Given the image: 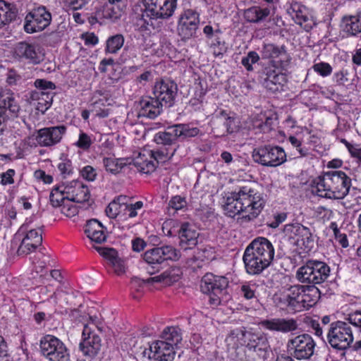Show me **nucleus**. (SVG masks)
<instances>
[{
  "instance_id": "nucleus-1",
  "label": "nucleus",
  "mask_w": 361,
  "mask_h": 361,
  "mask_svg": "<svg viewBox=\"0 0 361 361\" xmlns=\"http://www.w3.org/2000/svg\"><path fill=\"white\" fill-rule=\"evenodd\" d=\"M265 206V200L255 190L244 186L226 197L224 209L230 217L239 216L247 221L256 219Z\"/></svg>"
},
{
  "instance_id": "nucleus-2",
  "label": "nucleus",
  "mask_w": 361,
  "mask_h": 361,
  "mask_svg": "<svg viewBox=\"0 0 361 361\" xmlns=\"http://www.w3.org/2000/svg\"><path fill=\"white\" fill-rule=\"evenodd\" d=\"M274 253V246L268 239L255 238L244 252L243 259L246 271L252 275L261 273L271 264Z\"/></svg>"
},
{
  "instance_id": "nucleus-3",
  "label": "nucleus",
  "mask_w": 361,
  "mask_h": 361,
  "mask_svg": "<svg viewBox=\"0 0 361 361\" xmlns=\"http://www.w3.org/2000/svg\"><path fill=\"white\" fill-rule=\"evenodd\" d=\"M350 178L341 171L325 173L314 179L312 192L318 196L329 199H343L349 192Z\"/></svg>"
},
{
  "instance_id": "nucleus-4",
  "label": "nucleus",
  "mask_w": 361,
  "mask_h": 361,
  "mask_svg": "<svg viewBox=\"0 0 361 361\" xmlns=\"http://www.w3.org/2000/svg\"><path fill=\"white\" fill-rule=\"evenodd\" d=\"M87 314L90 323L84 325L79 348L85 356L93 358L101 350L102 340L90 324L94 325L98 330L102 331L103 329L102 318L93 307L88 308Z\"/></svg>"
},
{
  "instance_id": "nucleus-5",
  "label": "nucleus",
  "mask_w": 361,
  "mask_h": 361,
  "mask_svg": "<svg viewBox=\"0 0 361 361\" xmlns=\"http://www.w3.org/2000/svg\"><path fill=\"white\" fill-rule=\"evenodd\" d=\"M177 7V0H145L134 6L133 11L141 17L140 21L152 26L153 19H166L172 16Z\"/></svg>"
},
{
  "instance_id": "nucleus-6",
  "label": "nucleus",
  "mask_w": 361,
  "mask_h": 361,
  "mask_svg": "<svg viewBox=\"0 0 361 361\" xmlns=\"http://www.w3.org/2000/svg\"><path fill=\"white\" fill-rule=\"evenodd\" d=\"M16 236L21 238L17 251L18 255H27L34 252L42 243V228H34L30 219H26L18 229Z\"/></svg>"
},
{
  "instance_id": "nucleus-7",
  "label": "nucleus",
  "mask_w": 361,
  "mask_h": 361,
  "mask_svg": "<svg viewBox=\"0 0 361 361\" xmlns=\"http://www.w3.org/2000/svg\"><path fill=\"white\" fill-rule=\"evenodd\" d=\"M283 232L300 253H308L314 248V239L309 228L298 223L286 224Z\"/></svg>"
},
{
  "instance_id": "nucleus-8",
  "label": "nucleus",
  "mask_w": 361,
  "mask_h": 361,
  "mask_svg": "<svg viewBox=\"0 0 361 361\" xmlns=\"http://www.w3.org/2000/svg\"><path fill=\"white\" fill-rule=\"evenodd\" d=\"M283 232L300 253H308L314 248V239L309 228L298 223L286 224Z\"/></svg>"
},
{
  "instance_id": "nucleus-9",
  "label": "nucleus",
  "mask_w": 361,
  "mask_h": 361,
  "mask_svg": "<svg viewBox=\"0 0 361 361\" xmlns=\"http://www.w3.org/2000/svg\"><path fill=\"white\" fill-rule=\"evenodd\" d=\"M228 285V281L226 277L207 274L202 280L201 290L204 293L209 295V303L217 306L224 301V296H226Z\"/></svg>"
},
{
  "instance_id": "nucleus-10",
  "label": "nucleus",
  "mask_w": 361,
  "mask_h": 361,
  "mask_svg": "<svg viewBox=\"0 0 361 361\" xmlns=\"http://www.w3.org/2000/svg\"><path fill=\"white\" fill-rule=\"evenodd\" d=\"M330 268L324 262L317 260L308 261L297 271V279L302 283L319 284L329 276Z\"/></svg>"
},
{
  "instance_id": "nucleus-11",
  "label": "nucleus",
  "mask_w": 361,
  "mask_h": 361,
  "mask_svg": "<svg viewBox=\"0 0 361 361\" xmlns=\"http://www.w3.org/2000/svg\"><path fill=\"white\" fill-rule=\"evenodd\" d=\"M302 288V285L283 286L274 294V301L281 309L301 312Z\"/></svg>"
},
{
  "instance_id": "nucleus-12",
  "label": "nucleus",
  "mask_w": 361,
  "mask_h": 361,
  "mask_svg": "<svg viewBox=\"0 0 361 361\" xmlns=\"http://www.w3.org/2000/svg\"><path fill=\"white\" fill-rule=\"evenodd\" d=\"M350 324L342 321L331 323L327 338L332 348L345 350L352 344L354 337Z\"/></svg>"
},
{
  "instance_id": "nucleus-13",
  "label": "nucleus",
  "mask_w": 361,
  "mask_h": 361,
  "mask_svg": "<svg viewBox=\"0 0 361 361\" xmlns=\"http://www.w3.org/2000/svg\"><path fill=\"white\" fill-rule=\"evenodd\" d=\"M176 148H173L171 152H166V154L163 152H153L149 149H142L138 154L133 157H129L132 160L131 164H133L137 170L142 173H152L157 166L159 161H164V157L171 159L174 154Z\"/></svg>"
},
{
  "instance_id": "nucleus-14",
  "label": "nucleus",
  "mask_w": 361,
  "mask_h": 361,
  "mask_svg": "<svg viewBox=\"0 0 361 361\" xmlns=\"http://www.w3.org/2000/svg\"><path fill=\"white\" fill-rule=\"evenodd\" d=\"M40 351L49 361H68L69 353L66 345L52 335L43 336L39 343Z\"/></svg>"
},
{
  "instance_id": "nucleus-15",
  "label": "nucleus",
  "mask_w": 361,
  "mask_h": 361,
  "mask_svg": "<svg viewBox=\"0 0 361 361\" xmlns=\"http://www.w3.org/2000/svg\"><path fill=\"white\" fill-rule=\"evenodd\" d=\"M51 19V14L45 6H37L26 15L24 30L27 33L41 32L50 25Z\"/></svg>"
},
{
  "instance_id": "nucleus-16",
  "label": "nucleus",
  "mask_w": 361,
  "mask_h": 361,
  "mask_svg": "<svg viewBox=\"0 0 361 361\" xmlns=\"http://www.w3.org/2000/svg\"><path fill=\"white\" fill-rule=\"evenodd\" d=\"M252 157L262 165L277 166L286 161V154L280 147L267 145L255 149Z\"/></svg>"
},
{
  "instance_id": "nucleus-17",
  "label": "nucleus",
  "mask_w": 361,
  "mask_h": 361,
  "mask_svg": "<svg viewBox=\"0 0 361 361\" xmlns=\"http://www.w3.org/2000/svg\"><path fill=\"white\" fill-rule=\"evenodd\" d=\"M288 350L297 360L309 359L314 353L315 343L311 336L301 334L290 339Z\"/></svg>"
},
{
  "instance_id": "nucleus-18",
  "label": "nucleus",
  "mask_w": 361,
  "mask_h": 361,
  "mask_svg": "<svg viewBox=\"0 0 361 361\" xmlns=\"http://www.w3.org/2000/svg\"><path fill=\"white\" fill-rule=\"evenodd\" d=\"M199 24V13L192 9H185L178 18L176 30L183 39H189L195 35Z\"/></svg>"
},
{
  "instance_id": "nucleus-19",
  "label": "nucleus",
  "mask_w": 361,
  "mask_h": 361,
  "mask_svg": "<svg viewBox=\"0 0 361 361\" xmlns=\"http://www.w3.org/2000/svg\"><path fill=\"white\" fill-rule=\"evenodd\" d=\"M286 126L290 128L292 132L289 133L288 141L293 149H295L298 156L306 157L309 154V149L305 146V137L310 134L309 130L305 127L296 126L295 121L288 118L285 121Z\"/></svg>"
},
{
  "instance_id": "nucleus-20",
  "label": "nucleus",
  "mask_w": 361,
  "mask_h": 361,
  "mask_svg": "<svg viewBox=\"0 0 361 361\" xmlns=\"http://www.w3.org/2000/svg\"><path fill=\"white\" fill-rule=\"evenodd\" d=\"M66 132V128L62 125L41 128L33 136L38 145L48 147L59 143Z\"/></svg>"
},
{
  "instance_id": "nucleus-21",
  "label": "nucleus",
  "mask_w": 361,
  "mask_h": 361,
  "mask_svg": "<svg viewBox=\"0 0 361 361\" xmlns=\"http://www.w3.org/2000/svg\"><path fill=\"white\" fill-rule=\"evenodd\" d=\"M142 353L152 361H173L176 354L174 348L164 341L153 342Z\"/></svg>"
},
{
  "instance_id": "nucleus-22",
  "label": "nucleus",
  "mask_w": 361,
  "mask_h": 361,
  "mask_svg": "<svg viewBox=\"0 0 361 361\" xmlns=\"http://www.w3.org/2000/svg\"><path fill=\"white\" fill-rule=\"evenodd\" d=\"M126 4L123 0H108V1L95 12V19L100 23L105 20L115 21L124 13Z\"/></svg>"
},
{
  "instance_id": "nucleus-23",
  "label": "nucleus",
  "mask_w": 361,
  "mask_h": 361,
  "mask_svg": "<svg viewBox=\"0 0 361 361\" xmlns=\"http://www.w3.org/2000/svg\"><path fill=\"white\" fill-rule=\"evenodd\" d=\"M290 13L295 23L306 31L310 30L316 24L313 11L300 3L292 4Z\"/></svg>"
},
{
  "instance_id": "nucleus-24",
  "label": "nucleus",
  "mask_w": 361,
  "mask_h": 361,
  "mask_svg": "<svg viewBox=\"0 0 361 361\" xmlns=\"http://www.w3.org/2000/svg\"><path fill=\"white\" fill-rule=\"evenodd\" d=\"M176 85L170 80H160L154 87L153 94L154 98L171 106L176 94Z\"/></svg>"
},
{
  "instance_id": "nucleus-25",
  "label": "nucleus",
  "mask_w": 361,
  "mask_h": 361,
  "mask_svg": "<svg viewBox=\"0 0 361 361\" xmlns=\"http://www.w3.org/2000/svg\"><path fill=\"white\" fill-rule=\"evenodd\" d=\"M15 54L20 59L27 60L30 63L37 64L44 59V53L40 46L21 42L16 44Z\"/></svg>"
},
{
  "instance_id": "nucleus-26",
  "label": "nucleus",
  "mask_w": 361,
  "mask_h": 361,
  "mask_svg": "<svg viewBox=\"0 0 361 361\" xmlns=\"http://www.w3.org/2000/svg\"><path fill=\"white\" fill-rule=\"evenodd\" d=\"M63 192L66 193L67 200L76 202H84L89 200L88 188L80 180H72L63 183Z\"/></svg>"
},
{
  "instance_id": "nucleus-27",
  "label": "nucleus",
  "mask_w": 361,
  "mask_h": 361,
  "mask_svg": "<svg viewBox=\"0 0 361 361\" xmlns=\"http://www.w3.org/2000/svg\"><path fill=\"white\" fill-rule=\"evenodd\" d=\"M286 83V75L275 66L269 67L267 78L264 80V87L272 92L281 91Z\"/></svg>"
},
{
  "instance_id": "nucleus-28",
  "label": "nucleus",
  "mask_w": 361,
  "mask_h": 361,
  "mask_svg": "<svg viewBox=\"0 0 361 361\" xmlns=\"http://www.w3.org/2000/svg\"><path fill=\"white\" fill-rule=\"evenodd\" d=\"M263 328L269 331L287 333L296 329L297 323L293 319L272 318L261 322Z\"/></svg>"
},
{
  "instance_id": "nucleus-29",
  "label": "nucleus",
  "mask_w": 361,
  "mask_h": 361,
  "mask_svg": "<svg viewBox=\"0 0 361 361\" xmlns=\"http://www.w3.org/2000/svg\"><path fill=\"white\" fill-rule=\"evenodd\" d=\"M199 233L194 226L184 223L179 231L180 244L185 249H190L197 243Z\"/></svg>"
},
{
  "instance_id": "nucleus-30",
  "label": "nucleus",
  "mask_w": 361,
  "mask_h": 361,
  "mask_svg": "<svg viewBox=\"0 0 361 361\" xmlns=\"http://www.w3.org/2000/svg\"><path fill=\"white\" fill-rule=\"evenodd\" d=\"M163 104L152 97H145L140 102L139 115L154 118L161 112Z\"/></svg>"
},
{
  "instance_id": "nucleus-31",
  "label": "nucleus",
  "mask_w": 361,
  "mask_h": 361,
  "mask_svg": "<svg viewBox=\"0 0 361 361\" xmlns=\"http://www.w3.org/2000/svg\"><path fill=\"white\" fill-rule=\"evenodd\" d=\"M85 233L92 241L98 243L104 242L106 238L103 226L96 219H91L86 223Z\"/></svg>"
},
{
  "instance_id": "nucleus-32",
  "label": "nucleus",
  "mask_w": 361,
  "mask_h": 361,
  "mask_svg": "<svg viewBox=\"0 0 361 361\" xmlns=\"http://www.w3.org/2000/svg\"><path fill=\"white\" fill-rule=\"evenodd\" d=\"M343 32L348 36H355L361 32V13L343 18L341 21Z\"/></svg>"
},
{
  "instance_id": "nucleus-33",
  "label": "nucleus",
  "mask_w": 361,
  "mask_h": 361,
  "mask_svg": "<svg viewBox=\"0 0 361 361\" xmlns=\"http://www.w3.org/2000/svg\"><path fill=\"white\" fill-rule=\"evenodd\" d=\"M128 198L126 196H118L111 202L106 208V214L111 219L118 217L124 220L125 208H126V200Z\"/></svg>"
},
{
  "instance_id": "nucleus-34",
  "label": "nucleus",
  "mask_w": 361,
  "mask_h": 361,
  "mask_svg": "<svg viewBox=\"0 0 361 361\" xmlns=\"http://www.w3.org/2000/svg\"><path fill=\"white\" fill-rule=\"evenodd\" d=\"M181 275V271L178 267H171L162 274L150 278L148 281L160 283L164 286H171L178 281Z\"/></svg>"
},
{
  "instance_id": "nucleus-35",
  "label": "nucleus",
  "mask_w": 361,
  "mask_h": 361,
  "mask_svg": "<svg viewBox=\"0 0 361 361\" xmlns=\"http://www.w3.org/2000/svg\"><path fill=\"white\" fill-rule=\"evenodd\" d=\"M301 311L307 310L316 304L319 297V289L314 286L302 285Z\"/></svg>"
},
{
  "instance_id": "nucleus-36",
  "label": "nucleus",
  "mask_w": 361,
  "mask_h": 361,
  "mask_svg": "<svg viewBox=\"0 0 361 361\" xmlns=\"http://www.w3.org/2000/svg\"><path fill=\"white\" fill-rule=\"evenodd\" d=\"M132 160L127 158H115V157H104L103 159V164L106 170L112 173L117 174L121 171L123 167L127 165H130Z\"/></svg>"
},
{
  "instance_id": "nucleus-37",
  "label": "nucleus",
  "mask_w": 361,
  "mask_h": 361,
  "mask_svg": "<svg viewBox=\"0 0 361 361\" xmlns=\"http://www.w3.org/2000/svg\"><path fill=\"white\" fill-rule=\"evenodd\" d=\"M270 14L268 8L252 6L245 11L244 16L246 20L250 23H258L265 19Z\"/></svg>"
},
{
  "instance_id": "nucleus-38",
  "label": "nucleus",
  "mask_w": 361,
  "mask_h": 361,
  "mask_svg": "<svg viewBox=\"0 0 361 361\" xmlns=\"http://www.w3.org/2000/svg\"><path fill=\"white\" fill-rule=\"evenodd\" d=\"M175 131L173 133L178 135V139L183 140L187 138L193 137L199 135L200 130L198 128L191 124H176L173 125Z\"/></svg>"
},
{
  "instance_id": "nucleus-39",
  "label": "nucleus",
  "mask_w": 361,
  "mask_h": 361,
  "mask_svg": "<svg viewBox=\"0 0 361 361\" xmlns=\"http://www.w3.org/2000/svg\"><path fill=\"white\" fill-rule=\"evenodd\" d=\"M250 121L252 128L259 129L260 132L269 130L272 123V119L262 112L252 115Z\"/></svg>"
},
{
  "instance_id": "nucleus-40",
  "label": "nucleus",
  "mask_w": 361,
  "mask_h": 361,
  "mask_svg": "<svg viewBox=\"0 0 361 361\" xmlns=\"http://www.w3.org/2000/svg\"><path fill=\"white\" fill-rule=\"evenodd\" d=\"M173 130L175 131L173 126H169L165 131L159 132L155 134L154 140L157 144L171 145L175 143L177 139H178V135L173 133Z\"/></svg>"
},
{
  "instance_id": "nucleus-41",
  "label": "nucleus",
  "mask_w": 361,
  "mask_h": 361,
  "mask_svg": "<svg viewBox=\"0 0 361 361\" xmlns=\"http://www.w3.org/2000/svg\"><path fill=\"white\" fill-rule=\"evenodd\" d=\"M225 342L228 348L233 349L243 345L246 342L244 329L240 328L231 331L226 338Z\"/></svg>"
},
{
  "instance_id": "nucleus-42",
  "label": "nucleus",
  "mask_w": 361,
  "mask_h": 361,
  "mask_svg": "<svg viewBox=\"0 0 361 361\" xmlns=\"http://www.w3.org/2000/svg\"><path fill=\"white\" fill-rule=\"evenodd\" d=\"M126 208H125L124 220L133 219L144 212V203L142 201L135 202H129V199L126 200Z\"/></svg>"
},
{
  "instance_id": "nucleus-43",
  "label": "nucleus",
  "mask_w": 361,
  "mask_h": 361,
  "mask_svg": "<svg viewBox=\"0 0 361 361\" xmlns=\"http://www.w3.org/2000/svg\"><path fill=\"white\" fill-rule=\"evenodd\" d=\"M162 338L173 348L177 345L182 340L180 329L175 326H169L164 329L161 335Z\"/></svg>"
},
{
  "instance_id": "nucleus-44",
  "label": "nucleus",
  "mask_w": 361,
  "mask_h": 361,
  "mask_svg": "<svg viewBox=\"0 0 361 361\" xmlns=\"http://www.w3.org/2000/svg\"><path fill=\"white\" fill-rule=\"evenodd\" d=\"M123 44V36L120 34L115 35L106 40L105 51L109 54H116L121 49Z\"/></svg>"
},
{
  "instance_id": "nucleus-45",
  "label": "nucleus",
  "mask_w": 361,
  "mask_h": 361,
  "mask_svg": "<svg viewBox=\"0 0 361 361\" xmlns=\"http://www.w3.org/2000/svg\"><path fill=\"white\" fill-rule=\"evenodd\" d=\"M63 183L54 187L50 193V202L54 207H61L67 200L66 193L63 192Z\"/></svg>"
},
{
  "instance_id": "nucleus-46",
  "label": "nucleus",
  "mask_w": 361,
  "mask_h": 361,
  "mask_svg": "<svg viewBox=\"0 0 361 361\" xmlns=\"http://www.w3.org/2000/svg\"><path fill=\"white\" fill-rule=\"evenodd\" d=\"M57 168L63 177H66L73 173V166L72 161L69 159L67 154H61Z\"/></svg>"
},
{
  "instance_id": "nucleus-47",
  "label": "nucleus",
  "mask_w": 361,
  "mask_h": 361,
  "mask_svg": "<svg viewBox=\"0 0 361 361\" xmlns=\"http://www.w3.org/2000/svg\"><path fill=\"white\" fill-rule=\"evenodd\" d=\"M162 254L163 252H161V247H154L145 252L144 255V259L148 264H161L164 262Z\"/></svg>"
},
{
  "instance_id": "nucleus-48",
  "label": "nucleus",
  "mask_w": 361,
  "mask_h": 361,
  "mask_svg": "<svg viewBox=\"0 0 361 361\" xmlns=\"http://www.w3.org/2000/svg\"><path fill=\"white\" fill-rule=\"evenodd\" d=\"M58 275H59V274L56 270H52L51 273L47 276L41 275V277H42V283L46 285L44 287H42L40 288V292L42 293L47 295L48 293L53 292L54 289L51 288L55 286L56 281L53 280L52 279H56Z\"/></svg>"
},
{
  "instance_id": "nucleus-49",
  "label": "nucleus",
  "mask_w": 361,
  "mask_h": 361,
  "mask_svg": "<svg viewBox=\"0 0 361 361\" xmlns=\"http://www.w3.org/2000/svg\"><path fill=\"white\" fill-rule=\"evenodd\" d=\"M214 56H222L226 51L225 42L221 40L219 35L207 41Z\"/></svg>"
},
{
  "instance_id": "nucleus-50",
  "label": "nucleus",
  "mask_w": 361,
  "mask_h": 361,
  "mask_svg": "<svg viewBox=\"0 0 361 361\" xmlns=\"http://www.w3.org/2000/svg\"><path fill=\"white\" fill-rule=\"evenodd\" d=\"M180 228L179 222L172 219H166L162 224L163 233L167 236H173L179 233Z\"/></svg>"
},
{
  "instance_id": "nucleus-51",
  "label": "nucleus",
  "mask_w": 361,
  "mask_h": 361,
  "mask_svg": "<svg viewBox=\"0 0 361 361\" xmlns=\"http://www.w3.org/2000/svg\"><path fill=\"white\" fill-rule=\"evenodd\" d=\"M39 94L40 97L38 99L37 109L44 113L51 105L53 94L49 92H42Z\"/></svg>"
},
{
  "instance_id": "nucleus-52",
  "label": "nucleus",
  "mask_w": 361,
  "mask_h": 361,
  "mask_svg": "<svg viewBox=\"0 0 361 361\" xmlns=\"http://www.w3.org/2000/svg\"><path fill=\"white\" fill-rule=\"evenodd\" d=\"M0 107L9 111L13 116L16 115L19 111V106L10 95L1 96L0 97Z\"/></svg>"
},
{
  "instance_id": "nucleus-53",
  "label": "nucleus",
  "mask_w": 361,
  "mask_h": 361,
  "mask_svg": "<svg viewBox=\"0 0 361 361\" xmlns=\"http://www.w3.org/2000/svg\"><path fill=\"white\" fill-rule=\"evenodd\" d=\"M285 54L282 47H279L273 44H267L264 46L263 54L266 58L276 59Z\"/></svg>"
},
{
  "instance_id": "nucleus-54",
  "label": "nucleus",
  "mask_w": 361,
  "mask_h": 361,
  "mask_svg": "<svg viewBox=\"0 0 361 361\" xmlns=\"http://www.w3.org/2000/svg\"><path fill=\"white\" fill-rule=\"evenodd\" d=\"M164 262L166 260L176 261L180 257V252L174 247L171 245H166L161 247Z\"/></svg>"
},
{
  "instance_id": "nucleus-55",
  "label": "nucleus",
  "mask_w": 361,
  "mask_h": 361,
  "mask_svg": "<svg viewBox=\"0 0 361 361\" xmlns=\"http://www.w3.org/2000/svg\"><path fill=\"white\" fill-rule=\"evenodd\" d=\"M93 141L91 137L83 131H80L78 135V140L75 142V145L84 150H88L91 145H92Z\"/></svg>"
},
{
  "instance_id": "nucleus-56",
  "label": "nucleus",
  "mask_w": 361,
  "mask_h": 361,
  "mask_svg": "<svg viewBox=\"0 0 361 361\" xmlns=\"http://www.w3.org/2000/svg\"><path fill=\"white\" fill-rule=\"evenodd\" d=\"M257 286L253 282H245L240 288L241 294L247 299H252L255 297V292L257 290Z\"/></svg>"
},
{
  "instance_id": "nucleus-57",
  "label": "nucleus",
  "mask_w": 361,
  "mask_h": 361,
  "mask_svg": "<svg viewBox=\"0 0 361 361\" xmlns=\"http://www.w3.org/2000/svg\"><path fill=\"white\" fill-rule=\"evenodd\" d=\"M74 202V201L66 200V202H63L60 207L61 212L69 218L75 216L78 214V210Z\"/></svg>"
},
{
  "instance_id": "nucleus-58",
  "label": "nucleus",
  "mask_w": 361,
  "mask_h": 361,
  "mask_svg": "<svg viewBox=\"0 0 361 361\" xmlns=\"http://www.w3.org/2000/svg\"><path fill=\"white\" fill-rule=\"evenodd\" d=\"M95 250L99 253L101 256L105 258L109 264L112 262L118 257V253L116 250L113 248L104 247L101 246H96Z\"/></svg>"
},
{
  "instance_id": "nucleus-59",
  "label": "nucleus",
  "mask_w": 361,
  "mask_h": 361,
  "mask_svg": "<svg viewBox=\"0 0 361 361\" xmlns=\"http://www.w3.org/2000/svg\"><path fill=\"white\" fill-rule=\"evenodd\" d=\"M245 334V340L246 342L244 345L249 346L250 348H256L259 346L260 341H264L263 337H259V336L250 332L244 330Z\"/></svg>"
},
{
  "instance_id": "nucleus-60",
  "label": "nucleus",
  "mask_w": 361,
  "mask_h": 361,
  "mask_svg": "<svg viewBox=\"0 0 361 361\" xmlns=\"http://www.w3.org/2000/svg\"><path fill=\"white\" fill-rule=\"evenodd\" d=\"M312 68L314 72L322 77H327L332 73V67L326 62L317 63L312 66Z\"/></svg>"
},
{
  "instance_id": "nucleus-61",
  "label": "nucleus",
  "mask_w": 361,
  "mask_h": 361,
  "mask_svg": "<svg viewBox=\"0 0 361 361\" xmlns=\"http://www.w3.org/2000/svg\"><path fill=\"white\" fill-rule=\"evenodd\" d=\"M259 59L258 54L255 51H250L247 55L242 59V64L247 71L252 70V64L257 63Z\"/></svg>"
},
{
  "instance_id": "nucleus-62",
  "label": "nucleus",
  "mask_w": 361,
  "mask_h": 361,
  "mask_svg": "<svg viewBox=\"0 0 361 361\" xmlns=\"http://www.w3.org/2000/svg\"><path fill=\"white\" fill-rule=\"evenodd\" d=\"M35 86L39 90V92L37 94H40L42 92H49L55 89V85L48 80L43 79H37L35 82Z\"/></svg>"
},
{
  "instance_id": "nucleus-63",
  "label": "nucleus",
  "mask_w": 361,
  "mask_h": 361,
  "mask_svg": "<svg viewBox=\"0 0 361 361\" xmlns=\"http://www.w3.org/2000/svg\"><path fill=\"white\" fill-rule=\"evenodd\" d=\"M346 320L361 331V310L348 314Z\"/></svg>"
},
{
  "instance_id": "nucleus-64",
  "label": "nucleus",
  "mask_w": 361,
  "mask_h": 361,
  "mask_svg": "<svg viewBox=\"0 0 361 361\" xmlns=\"http://www.w3.org/2000/svg\"><path fill=\"white\" fill-rule=\"evenodd\" d=\"M80 175L84 179L88 181H93L97 176V172L92 166L87 165L81 169Z\"/></svg>"
}]
</instances>
